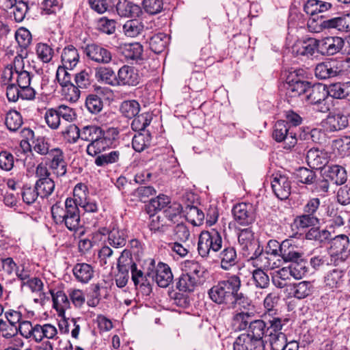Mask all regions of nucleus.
<instances>
[{"label":"nucleus","instance_id":"1","mask_svg":"<svg viewBox=\"0 0 350 350\" xmlns=\"http://www.w3.org/2000/svg\"><path fill=\"white\" fill-rule=\"evenodd\" d=\"M54 221L64 225L70 231H77L81 225L79 207L74 198H66L64 206L57 202L51 207Z\"/></svg>","mask_w":350,"mask_h":350},{"label":"nucleus","instance_id":"2","mask_svg":"<svg viewBox=\"0 0 350 350\" xmlns=\"http://www.w3.org/2000/svg\"><path fill=\"white\" fill-rule=\"evenodd\" d=\"M20 334L26 339L33 340L37 343L42 341L44 338L57 339V329L55 326L50 323L40 325L33 324L31 321L23 319L18 326L16 327Z\"/></svg>","mask_w":350,"mask_h":350},{"label":"nucleus","instance_id":"3","mask_svg":"<svg viewBox=\"0 0 350 350\" xmlns=\"http://www.w3.org/2000/svg\"><path fill=\"white\" fill-rule=\"evenodd\" d=\"M239 279L238 275H232L226 280L218 282L208 290L209 298L214 303L229 308Z\"/></svg>","mask_w":350,"mask_h":350},{"label":"nucleus","instance_id":"4","mask_svg":"<svg viewBox=\"0 0 350 350\" xmlns=\"http://www.w3.org/2000/svg\"><path fill=\"white\" fill-rule=\"evenodd\" d=\"M220 232L215 228L202 231L198 237V252L203 258H212L222 248Z\"/></svg>","mask_w":350,"mask_h":350},{"label":"nucleus","instance_id":"5","mask_svg":"<svg viewBox=\"0 0 350 350\" xmlns=\"http://www.w3.org/2000/svg\"><path fill=\"white\" fill-rule=\"evenodd\" d=\"M332 8V4L320 0H308L304 5V11L310 16L312 22L323 20L322 22L350 21V11L340 14L339 16L328 18L327 12Z\"/></svg>","mask_w":350,"mask_h":350},{"label":"nucleus","instance_id":"6","mask_svg":"<svg viewBox=\"0 0 350 350\" xmlns=\"http://www.w3.org/2000/svg\"><path fill=\"white\" fill-rule=\"evenodd\" d=\"M2 78L4 81L14 82L20 88L23 90V96L25 98H36V92L30 86V73L26 70L14 72L12 66H7L3 72Z\"/></svg>","mask_w":350,"mask_h":350},{"label":"nucleus","instance_id":"7","mask_svg":"<svg viewBox=\"0 0 350 350\" xmlns=\"http://www.w3.org/2000/svg\"><path fill=\"white\" fill-rule=\"evenodd\" d=\"M286 319L278 317H270L268 319L269 329H268V341L272 350H282L285 349L287 342L286 336L282 332Z\"/></svg>","mask_w":350,"mask_h":350},{"label":"nucleus","instance_id":"8","mask_svg":"<svg viewBox=\"0 0 350 350\" xmlns=\"http://www.w3.org/2000/svg\"><path fill=\"white\" fill-rule=\"evenodd\" d=\"M273 138L277 142H284V148L291 149L294 147L297 139L294 129L284 120L277 121L272 133Z\"/></svg>","mask_w":350,"mask_h":350},{"label":"nucleus","instance_id":"9","mask_svg":"<svg viewBox=\"0 0 350 350\" xmlns=\"http://www.w3.org/2000/svg\"><path fill=\"white\" fill-rule=\"evenodd\" d=\"M328 96L327 87L321 83H317L313 85L310 84L306 98L310 104L317 106L318 111L325 113L329 111V106L326 103Z\"/></svg>","mask_w":350,"mask_h":350},{"label":"nucleus","instance_id":"10","mask_svg":"<svg viewBox=\"0 0 350 350\" xmlns=\"http://www.w3.org/2000/svg\"><path fill=\"white\" fill-rule=\"evenodd\" d=\"M250 261L253 267L257 269L264 271L272 270L282 266L281 259H275L273 256H271L267 252H265L259 245L250 256Z\"/></svg>","mask_w":350,"mask_h":350},{"label":"nucleus","instance_id":"11","mask_svg":"<svg viewBox=\"0 0 350 350\" xmlns=\"http://www.w3.org/2000/svg\"><path fill=\"white\" fill-rule=\"evenodd\" d=\"M299 71L291 72L286 77L284 87L286 96L289 98H296L307 93L310 83L300 79Z\"/></svg>","mask_w":350,"mask_h":350},{"label":"nucleus","instance_id":"12","mask_svg":"<svg viewBox=\"0 0 350 350\" xmlns=\"http://www.w3.org/2000/svg\"><path fill=\"white\" fill-rule=\"evenodd\" d=\"M88 188L83 183L77 184L73 190V196L77 207H81L85 213H96L98 205L96 200L88 196Z\"/></svg>","mask_w":350,"mask_h":350},{"label":"nucleus","instance_id":"13","mask_svg":"<svg viewBox=\"0 0 350 350\" xmlns=\"http://www.w3.org/2000/svg\"><path fill=\"white\" fill-rule=\"evenodd\" d=\"M235 221L241 226H249L256 219V209L251 203L241 202L232 208Z\"/></svg>","mask_w":350,"mask_h":350},{"label":"nucleus","instance_id":"14","mask_svg":"<svg viewBox=\"0 0 350 350\" xmlns=\"http://www.w3.org/2000/svg\"><path fill=\"white\" fill-rule=\"evenodd\" d=\"M271 188L275 195L280 200L288 198L291 191V181L286 174L276 173L271 181Z\"/></svg>","mask_w":350,"mask_h":350},{"label":"nucleus","instance_id":"15","mask_svg":"<svg viewBox=\"0 0 350 350\" xmlns=\"http://www.w3.org/2000/svg\"><path fill=\"white\" fill-rule=\"evenodd\" d=\"M49 167L57 176H64L67 172V163L63 150L59 148L51 150Z\"/></svg>","mask_w":350,"mask_h":350},{"label":"nucleus","instance_id":"16","mask_svg":"<svg viewBox=\"0 0 350 350\" xmlns=\"http://www.w3.org/2000/svg\"><path fill=\"white\" fill-rule=\"evenodd\" d=\"M140 82L138 70L133 66L124 65L118 71V85L135 86Z\"/></svg>","mask_w":350,"mask_h":350},{"label":"nucleus","instance_id":"17","mask_svg":"<svg viewBox=\"0 0 350 350\" xmlns=\"http://www.w3.org/2000/svg\"><path fill=\"white\" fill-rule=\"evenodd\" d=\"M329 154L325 150L310 149L306 154V162L312 169L324 170L329 162Z\"/></svg>","mask_w":350,"mask_h":350},{"label":"nucleus","instance_id":"18","mask_svg":"<svg viewBox=\"0 0 350 350\" xmlns=\"http://www.w3.org/2000/svg\"><path fill=\"white\" fill-rule=\"evenodd\" d=\"M268 329H269L268 319H267V321L263 319H256L250 322L247 333L261 346H263V338L267 337Z\"/></svg>","mask_w":350,"mask_h":350},{"label":"nucleus","instance_id":"19","mask_svg":"<svg viewBox=\"0 0 350 350\" xmlns=\"http://www.w3.org/2000/svg\"><path fill=\"white\" fill-rule=\"evenodd\" d=\"M319 42L314 38H309L306 40L296 42L292 47V53L297 55L312 56L316 52H319Z\"/></svg>","mask_w":350,"mask_h":350},{"label":"nucleus","instance_id":"20","mask_svg":"<svg viewBox=\"0 0 350 350\" xmlns=\"http://www.w3.org/2000/svg\"><path fill=\"white\" fill-rule=\"evenodd\" d=\"M344 44L340 37H327L319 42V52L324 55H333L342 49Z\"/></svg>","mask_w":350,"mask_h":350},{"label":"nucleus","instance_id":"21","mask_svg":"<svg viewBox=\"0 0 350 350\" xmlns=\"http://www.w3.org/2000/svg\"><path fill=\"white\" fill-rule=\"evenodd\" d=\"M338 64L339 63L335 60L320 63L315 68V76L320 79L334 77L342 71Z\"/></svg>","mask_w":350,"mask_h":350},{"label":"nucleus","instance_id":"22","mask_svg":"<svg viewBox=\"0 0 350 350\" xmlns=\"http://www.w3.org/2000/svg\"><path fill=\"white\" fill-rule=\"evenodd\" d=\"M323 176L333 185H343L347 179L345 169L339 165H327L323 172Z\"/></svg>","mask_w":350,"mask_h":350},{"label":"nucleus","instance_id":"23","mask_svg":"<svg viewBox=\"0 0 350 350\" xmlns=\"http://www.w3.org/2000/svg\"><path fill=\"white\" fill-rule=\"evenodd\" d=\"M349 124L347 115L340 113L330 114L322 122L323 128L328 132H335L346 128Z\"/></svg>","mask_w":350,"mask_h":350},{"label":"nucleus","instance_id":"24","mask_svg":"<svg viewBox=\"0 0 350 350\" xmlns=\"http://www.w3.org/2000/svg\"><path fill=\"white\" fill-rule=\"evenodd\" d=\"M85 51L86 55L96 62L107 64L111 60V52L99 45L88 44Z\"/></svg>","mask_w":350,"mask_h":350},{"label":"nucleus","instance_id":"25","mask_svg":"<svg viewBox=\"0 0 350 350\" xmlns=\"http://www.w3.org/2000/svg\"><path fill=\"white\" fill-rule=\"evenodd\" d=\"M131 279L135 286L144 287L147 292L151 290V283L154 281V272L144 273L142 269L134 267L131 271Z\"/></svg>","mask_w":350,"mask_h":350},{"label":"nucleus","instance_id":"26","mask_svg":"<svg viewBox=\"0 0 350 350\" xmlns=\"http://www.w3.org/2000/svg\"><path fill=\"white\" fill-rule=\"evenodd\" d=\"M116 11L122 17L131 18L127 22H133L142 13L139 6L128 1L127 0H119L116 5Z\"/></svg>","mask_w":350,"mask_h":350},{"label":"nucleus","instance_id":"27","mask_svg":"<svg viewBox=\"0 0 350 350\" xmlns=\"http://www.w3.org/2000/svg\"><path fill=\"white\" fill-rule=\"evenodd\" d=\"M238 241L244 256H249L252 251L256 250V243L254 241V232L250 228L240 231Z\"/></svg>","mask_w":350,"mask_h":350},{"label":"nucleus","instance_id":"28","mask_svg":"<svg viewBox=\"0 0 350 350\" xmlns=\"http://www.w3.org/2000/svg\"><path fill=\"white\" fill-rule=\"evenodd\" d=\"M181 269L183 273L195 278L201 282L206 273L205 268L198 262L193 260H185L181 265Z\"/></svg>","mask_w":350,"mask_h":350},{"label":"nucleus","instance_id":"29","mask_svg":"<svg viewBox=\"0 0 350 350\" xmlns=\"http://www.w3.org/2000/svg\"><path fill=\"white\" fill-rule=\"evenodd\" d=\"M72 272L76 280L81 284L88 283L94 275L93 267L85 262L76 264L73 267Z\"/></svg>","mask_w":350,"mask_h":350},{"label":"nucleus","instance_id":"30","mask_svg":"<svg viewBox=\"0 0 350 350\" xmlns=\"http://www.w3.org/2000/svg\"><path fill=\"white\" fill-rule=\"evenodd\" d=\"M302 257V253L296 250V247L291 243V240L286 239L281 243L280 258L282 262H290L291 263L299 260Z\"/></svg>","mask_w":350,"mask_h":350},{"label":"nucleus","instance_id":"31","mask_svg":"<svg viewBox=\"0 0 350 350\" xmlns=\"http://www.w3.org/2000/svg\"><path fill=\"white\" fill-rule=\"evenodd\" d=\"M154 280L160 287L168 286L173 280V275L170 267L167 264L159 262L157 265L155 273H154Z\"/></svg>","mask_w":350,"mask_h":350},{"label":"nucleus","instance_id":"32","mask_svg":"<svg viewBox=\"0 0 350 350\" xmlns=\"http://www.w3.org/2000/svg\"><path fill=\"white\" fill-rule=\"evenodd\" d=\"M221 267L224 270H228L237 262V255L233 247L228 246L223 249L219 254Z\"/></svg>","mask_w":350,"mask_h":350},{"label":"nucleus","instance_id":"33","mask_svg":"<svg viewBox=\"0 0 350 350\" xmlns=\"http://www.w3.org/2000/svg\"><path fill=\"white\" fill-rule=\"evenodd\" d=\"M120 49L127 59H142L143 46L138 42L123 44L120 46Z\"/></svg>","mask_w":350,"mask_h":350},{"label":"nucleus","instance_id":"34","mask_svg":"<svg viewBox=\"0 0 350 350\" xmlns=\"http://www.w3.org/2000/svg\"><path fill=\"white\" fill-rule=\"evenodd\" d=\"M261 345L247 332L240 334L233 343L234 350H255Z\"/></svg>","mask_w":350,"mask_h":350},{"label":"nucleus","instance_id":"35","mask_svg":"<svg viewBox=\"0 0 350 350\" xmlns=\"http://www.w3.org/2000/svg\"><path fill=\"white\" fill-rule=\"evenodd\" d=\"M127 238L126 230L113 227L109 232L108 243L113 247H122L126 245Z\"/></svg>","mask_w":350,"mask_h":350},{"label":"nucleus","instance_id":"36","mask_svg":"<svg viewBox=\"0 0 350 350\" xmlns=\"http://www.w3.org/2000/svg\"><path fill=\"white\" fill-rule=\"evenodd\" d=\"M61 57L63 66L73 68L79 62V55L74 46L68 45L64 49Z\"/></svg>","mask_w":350,"mask_h":350},{"label":"nucleus","instance_id":"37","mask_svg":"<svg viewBox=\"0 0 350 350\" xmlns=\"http://www.w3.org/2000/svg\"><path fill=\"white\" fill-rule=\"evenodd\" d=\"M170 42L169 36L164 33H158L152 36L149 41L151 51L157 54L161 53L166 49Z\"/></svg>","mask_w":350,"mask_h":350},{"label":"nucleus","instance_id":"38","mask_svg":"<svg viewBox=\"0 0 350 350\" xmlns=\"http://www.w3.org/2000/svg\"><path fill=\"white\" fill-rule=\"evenodd\" d=\"M95 77L98 81H100L106 84L112 86L118 85V74L116 75L111 68L100 67L97 68Z\"/></svg>","mask_w":350,"mask_h":350},{"label":"nucleus","instance_id":"39","mask_svg":"<svg viewBox=\"0 0 350 350\" xmlns=\"http://www.w3.org/2000/svg\"><path fill=\"white\" fill-rule=\"evenodd\" d=\"M36 189L40 198H47L52 194L55 189V182L50 177L39 178L36 183Z\"/></svg>","mask_w":350,"mask_h":350},{"label":"nucleus","instance_id":"40","mask_svg":"<svg viewBox=\"0 0 350 350\" xmlns=\"http://www.w3.org/2000/svg\"><path fill=\"white\" fill-rule=\"evenodd\" d=\"M52 296L53 308L59 313H64L65 310L70 306V301L66 294L62 291L55 292L50 290Z\"/></svg>","mask_w":350,"mask_h":350},{"label":"nucleus","instance_id":"41","mask_svg":"<svg viewBox=\"0 0 350 350\" xmlns=\"http://www.w3.org/2000/svg\"><path fill=\"white\" fill-rule=\"evenodd\" d=\"M200 283L195 278H192L191 275L183 272L176 282V288L182 292H192Z\"/></svg>","mask_w":350,"mask_h":350},{"label":"nucleus","instance_id":"42","mask_svg":"<svg viewBox=\"0 0 350 350\" xmlns=\"http://www.w3.org/2000/svg\"><path fill=\"white\" fill-rule=\"evenodd\" d=\"M186 214L187 219L193 226H200L204 219L203 211L197 206L187 204L183 211Z\"/></svg>","mask_w":350,"mask_h":350},{"label":"nucleus","instance_id":"43","mask_svg":"<svg viewBox=\"0 0 350 350\" xmlns=\"http://www.w3.org/2000/svg\"><path fill=\"white\" fill-rule=\"evenodd\" d=\"M319 223L320 219L317 215H312L304 213L295 219V224L298 229L311 228L318 226Z\"/></svg>","mask_w":350,"mask_h":350},{"label":"nucleus","instance_id":"44","mask_svg":"<svg viewBox=\"0 0 350 350\" xmlns=\"http://www.w3.org/2000/svg\"><path fill=\"white\" fill-rule=\"evenodd\" d=\"M118 271H132L134 267H137V264L134 262L131 252L128 250H124L121 253L120 256L118 260Z\"/></svg>","mask_w":350,"mask_h":350},{"label":"nucleus","instance_id":"45","mask_svg":"<svg viewBox=\"0 0 350 350\" xmlns=\"http://www.w3.org/2000/svg\"><path fill=\"white\" fill-rule=\"evenodd\" d=\"M169 226H170V222H168L163 214L150 217L149 228L151 231L164 233L167 230Z\"/></svg>","mask_w":350,"mask_h":350},{"label":"nucleus","instance_id":"46","mask_svg":"<svg viewBox=\"0 0 350 350\" xmlns=\"http://www.w3.org/2000/svg\"><path fill=\"white\" fill-rule=\"evenodd\" d=\"M6 96L10 102H16L19 98L22 100H33L35 98H25L23 96V90L20 88L14 82L8 81Z\"/></svg>","mask_w":350,"mask_h":350},{"label":"nucleus","instance_id":"47","mask_svg":"<svg viewBox=\"0 0 350 350\" xmlns=\"http://www.w3.org/2000/svg\"><path fill=\"white\" fill-rule=\"evenodd\" d=\"M343 271L334 269L327 273L325 277V283L331 288H339L343 283Z\"/></svg>","mask_w":350,"mask_h":350},{"label":"nucleus","instance_id":"48","mask_svg":"<svg viewBox=\"0 0 350 350\" xmlns=\"http://www.w3.org/2000/svg\"><path fill=\"white\" fill-rule=\"evenodd\" d=\"M329 95L335 98L350 100V87L345 83L332 84L328 89Z\"/></svg>","mask_w":350,"mask_h":350},{"label":"nucleus","instance_id":"49","mask_svg":"<svg viewBox=\"0 0 350 350\" xmlns=\"http://www.w3.org/2000/svg\"><path fill=\"white\" fill-rule=\"evenodd\" d=\"M140 110L139 103L135 100L123 101L120 105V111L122 116L127 118H133L138 114Z\"/></svg>","mask_w":350,"mask_h":350},{"label":"nucleus","instance_id":"50","mask_svg":"<svg viewBox=\"0 0 350 350\" xmlns=\"http://www.w3.org/2000/svg\"><path fill=\"white\" fill-rule=\"evenodd\" d=\"M241 286V281L239 279L237 289L234 293L232 302L230 303L229 308H234L237 305H239L244 309H247L251 306V301L243 293L239 292Z\"/></svg>","mask_w":350,"mask_h":350},{"label":"nucleus","instance_id":"51","mask_svg":"<svg viewBox=\"0 0 350 350\" xmlns=\"http://www.w3.org/2000/svg\"><path fill=\"white\" fill-rule=\"evenodd\" d=\"M183 206L179 203H173L168 206L163 212V215L170 222V226L174 224L181 218L180 213L183 211Z\"/></svg>","mask_w":350,"mask_h":350},{"label":"nucleus","instance_id":"52","mask_svg":"<svg viewBox=\"0 0 350 350\" xmlns=\"http://www.w3.org/2000/svg\"><path fill=\"white\" fill-rule=\"evenodd\" d=\"M312 284L310 282L303 281L294 284L291 287V293L297 299H304L308 296L312 290Z\"/></svg>","mask_w":350,"mask_h":350},{"label":"nucleus","instance_id":"53","mask_svg":"<svg viewBox=\"0 0 350 350\" xmlns=\"http://www.w3.org/2000/svg\"><path fill=\"white\" fill-rule=\"evenodd\" d=\"M152 120V114L150 113H143L134 117L131 123V128L135 131H144L150 125Z\"/></svg>","mask_w":350,"mask_h":350},{"label":"nucleus","instance_id":"54","mask_svg":"<svg viewBox=\"0 0 350 350\" xmlns=\"http://www.w3.org/2000/svg\"><path fill=\"white\" fill-rule=\"evenodd\" d=\"M102 128L96 125H88L81 129V139L90 143L101 136Z\"/></svg>","mask_w":350,"mask_h":350},{"label":"nucleus","instance_id":"55","mask_svg":"<svg viewBox=\"0 0 350 350\" xmlns=\"http://www.w3.org/2000/svg\"><path fill=\"white\" fill-rule=\"evenodd\" d=\"M36 55L40 60L44 63H49L54 55V50L51 45L39 42L36 47Z\"/></svg>","mask_w":350,"mask_h":350},{"label":"nucleus","instance_id":"56","mask_svg":"<svg viewBox=\"0 0 350 350\" xmlns=\"http://www.w3.org/2000/svg\"><path fill=\"white\" fill-rule=\"evenodd\" d=\"M150 140L151 136L150 133H139L133 137L132 146L136 152H141L149 146Z\"/></svg>","mask_w":350,"mask_h":350},{"label":"nucleus","instance_id":"57","mask_svg":"<svg viewBox=\"0 0 350 350\" xmlns=\"http://www.w3.org/2000/svg\"><path fill=\"white\" fill-rule=\"evenodd\" d=\"M44 120L46 125L52 130H57L61 125V118L56 107L46 110Z\"/></svg>","mask_w":350,"mask_h":350},{"label":"nucleus","instance_id":"58","mask_svg":"<svg viewBox=\"0 0 350 350\" xmlns=\"http://www.w3.org/2000/svg\"><path fill=\"white\" fill-rule=\"evenodd\" d=\"M92 70L88 68L77 72L75 76V82L79 88H88L92 82Z\"/></svg>","mask_w":350,"mask_h":350},{"label":"nucleus","instance_id":"59","mask_svg":"<svg viewBox=\"0 0 350 350\" xmlns=\"http://www.w3.org/2000/svg\"><path fill=\"white\" fill-rule=\"evenodd\" d=\"M296 176L299 182L308 185L314 184L317 178L316 172L306 167H299Z\"/></svg>","mask_w":350,"mask_h":350},{"label":"nucleus","instance_id":"60","mask_svg":"<svg viewBox=\"0 0 350 350\" xmlns=\"http://www.w3.org/2000/svg\"><path fill=\"white\" fill-rule=\"evenodd\" d=\"M101 136L111 148H115L119 143L120 130L118 128L110 127L107 130L102 129Z\"/></svg>","mask_w":350,"mask_h":350},{"label":"nucleus","instance_id":"61","mask_svg":"<svg viewBox=\"0 0 350 350\" xmlns=\"http://www.w3.org/2000/svg\"><path fill=\"white\" fill-rule=\"evenodd\" d=\"M331 234L327 230H320L319 227L311 228L306 234V238L308 240L317 241L320 243L324 242L330 239Z\"/></svg>","mask_w":350,"mask_h":350},{"label":"nucleus","instance_id":"62","mask_svg":"<svg viewBox=\"0 0 350 350\" xmlns=\"http://www.w3.org/2000/svg\"><path fill=\"white\" fill-rule=\"evenodd\" d=\"M254 316V313L252 312H237L233 317V321L239 330L247 329L250 322L252 321V319Z\"/></svg>","mask_w":350,"mask_h":350},{"label":"nucleus","instance_id":"63","mask_svg":"<svg viewBox=\"0 0 350 350\" xmlns=\"http://www.w3.org/2000/svg\"><path fill=\"white\" fill-rule=\"evenodd\" d=\"M5 123L10 131H16L23 124L21 115L16 111H10L6 114Z\"/></svg>","mask_w":350,"mask_h":350},{"label":"nucleus","instance_id":"64","mask_svg":"<svg viewBox=\"0 0 350 350\" xmlns=\"http://www.w3.org/2000/svg\"><path fill=\"white\" fill-rule=\"evenodd\" d=\"M15 39L23 53V49H27L31 44L32 38L30 31L27 29L20 27L15 33Z\"/></svg>","mask_w":350,"mask_h":350}]
</instances>
